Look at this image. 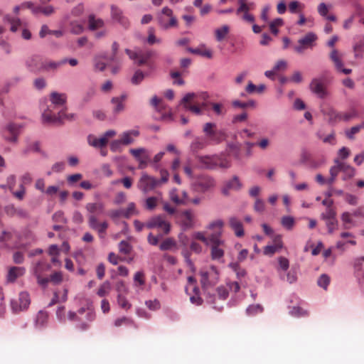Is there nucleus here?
Segmentation results:
<instances>
[{
	"label": "nucleus",
	"instance_id": "72a5a7b5",
	"mask_svg": "<svg viewBox=\"0 0 364 364\" xmlns=\"http://www.w3.org/2000/svg\"><path fill=\"white\" fill-rule=\"evenodd\" d=\"M50 100L55 106L63 107L66 102V95L54 92L50 95Z\"/></svg>",
	"mask_w": 364,
	"mask_h": 364
},
{
	"label": "nucleus",
	"instance_id": "412c9836",
	"mask_svg": "<svg viewBox=\"0 0 364 364\" xmlns=\"http://www.w3.org/2000/svg\"><path fill=\"white\" fill-rule=\"evenodd\" d=\"M228 223L237 237H241L244 236L245 232L242 223L239 218L235 216L230 217Z\"/></svg>",
	"mask_w": 364,
	"mask_h": 364
},
{
	"label": "nucleus",
	"instance_id": "6e6552de",
	"mask_svg": "<svg viewBox=\"0 0 364 364\" xmlns=\"http://www.w3.org/2000/svg\"><path fill=\"white\" fill-rule=\"evenodd\" d=\"M198 161L202 164L203 167L205 168H215L217 166H220L221 168H227L230 166V164L228 161L220 160L217 156H198Z\"/></svg>",
	"mask_w": 364,
	"mask_h": 364
},
{
	"label": "nucleus",
	"instance_id": "2eb2a0df",
	"mask_svg": "<svg viewBox=\"0 0 364 364\" xmlns=\"http://www.w3.org/2000/svg\"><path fill=\"white\" fill-rule=\"evenodd\" d=\"M31 303L29 294L27 292H21L18 299H14L11 306L14 312H18L26 309Z\"/></svg>",
	"mask_w": 364,
	"mask_h": 364
},
{
	"label": "nucleus",
	"instance_id": "e2e57ef3",
	"mask_svg": "<svg viewBox=\"0 0 364 364\" xmlns=\"http://www.w3.org/2000/svg\"><path fill=\"white\" fill-rule=\"evenodd\" d=\"M263 311V308L259 304H253L248 306L246 311L250 316L255 315L257 313H261Z\"/></svg>",
	"mask_w": 364,
	"mask_h": 364
},
{
	"label": "nucleus",
	"instance_id": "2f4dec72",
	"mask_svg": "<svg viewBox=\"0 0 364 364\" xmlns=\"http://www.w3.org/2000/svg\"><path fill=\"white\" fill-rule=\"evenodd\" d=\"M67 63V59H63L60 61L55 62V61H43V70L44 71H50V70H55L59 67L62 66L63 65Z\"/></svg>",
	"mask_w": 364,
	"mask_h": 364
},
{
	"label": "nucleus",
	"instance_id": "a19ab883",
	"mask_svg": "<svg viewBox=\"0 0 364 364\" xmlns=\"http://www.w3.org/2000/svg\"><path fill=\"white\" fill-rule=\"evenodd\" d=\"M229 26L224 25L215 31V38L218 41H223L229 33Z\"/></svg>",
	"mask_w": 364,
	"mask_h": 364
},
{
	"label": "nucleus",
	"instance_id": "f8f14e48",
	"mask_svg": "<svg viewBox=\"0 0 364 364\" xmlns=\"http://www.w3.org/2000/svg\"><path fill=\"white\" fill-rule=\"evenodd\" d=\"M87 212V220L90 222L91 218L97 219L98 216H101L105 213V204L101 201L95 203H88L85 205Z\"/></svg>",
	"mask_w": 364,
	"mask_h": 364
},
{
	"label": "nucleus",
	"instance_id": "cd10ccee",
	"mask_svg": "<svg viewBox=\"0 0 364 364\" xmlns=\"http://www.w3.org/2000/svg\"><path fill=\"white\" fill-rule=\"evenodd\" d=\"M105 26V22L102 18H96L94 14H90L88 16V28L90 31H96L102 28Z\"/></svg>",
	"mask_w": 364,
	"mask_h": 364
},
{
	"label": "nucleus",
	"instance_id": "dca6fc26",
	"mask_svg": "<svg viewBox=\"0 0 364 364\" xmlns=\"http://www.w3.org/2000/svg\"><path fill=\"white\" fill-rule=\"evenodd\" d=\"M273 244L264 247L263 254L268 257H272L283 247V241L281 235H276L272 238Z\"/></svg>",
	"mask_w": 364,
	"mask_h": 364
},
{
	"label": "nucleus",
	"instance_id": "393cba45",
	"mask_svg": "<svg viewBox=\"0 0 364 364\" xmlns=\"http://www.w3.org/2000/svg\"><path fill=\"white\" fill-rule=\"evenodd\" d=\"M111 14L112 18L119 22L124 27L127 28L129 26V21L126 17L123 16L122 11L115 6H112Z\"/></svg>",
	"mask_w": 364,
	"mask_h": 364
},
{
	"label": "nucleus",
	"instance_id": "13d9d810",
	"mask_svg": "<svg viewBox=\"0 0 364 364\" xmlns=\"http://www.w3.org/2000/svg\"><path fill=\"white\" fill-rule=\"evenodd\" d=\"M154 28H149L148 29V38H147V42L149 45H153L154 43H159L161 42L160 39L156 38V37L154 35Z\"/></svg>",
	"mask_w": 364,
	"mask_h": 364
},
{
	"label": "nucleus",
	"instance_id": "4be33fe9",
	"mask_svg": "<svg viewBox=\"0 0 364 364\" xmlns=\"http://www.w3.org/2000/svg\"><path fill=\"white\" fill-rule=\"evenodd\" d=\"M26 272V269L24 267H12L9 268L7 276H6V280L8 282L13 283L18 278L22 277Z\"/></svg>",
	"mask_w": 364,
	"mask_h": 364
},
{
	"label": "nucleus",
	"instance_id": "37998d69",
	"mask_svg": "<svg viewBox=\"0 0 364 364\" xmlns=\"http://www.w3.org/2000/svg\"><path fill=\"white\" fill-rule=\"evenodd\" d=\"M321 218L324 221H327L328 220H332L333 219H336V211L333 208H326L325 212H323L321 215Z\"/></svg>",
	"mask_w": 364,
	"mask_h": 364
},
{
	"label": "nucleus",
	"instance_id": "052dcab7",
	"mask_svg": "<svg viewBox=\"0 0 364 364\" xmlns=\"http://www.w3.org/2000/svg\"><path fill=\"white\" fill-rule=\"evenodd\" d=\"M325 222H326V228L328 229V232L329 234L333 233V232L338 229V223L337 218L336 219H333L332 220H328L325 221Z\"/></svg>",
	"mask_w": 364,
	"mask_h": 364
},
{
	"label": "nucleus",
	"instance_id": "e433bc0d",
	"mask_svg": "<svg viewBox=\"0 0 364 364\" xmlns=\"http://www.w3.org/2000/svg\"><path fill=\"white\" fill-rule=\"evenodd\" d=\"M111 287V283L109 281H105L100 286L97 294L100 297H104L109 294Z\"/></svg>",
	"mask_w": 364,
	"mask_h": 364
},
{
	"label": "nucleus",
	"instance_id": "a211bd4d",
	"mask_svg": "<svg viewBox=\"0 0 364 364\" xmlns=\"http://www.w3.org/2000/svg\"><path fill=\"white\" fill-rule=\"evenodd\" d=\"M19 129L20 127L17 124H8V126L2 132L4 138L11 142L16 141Z\"/></svg>",
	"mask_w": 364,
	"mask_h": 364
},
{
	"label": "nucleus",
	"instance_id": "ea45409f",
	"mask_svg": "<svg viewBox=\"0 0 364 364\" xmlns=\"http://www.w3.org/2000/svg\"><path fill=\"white\" fill-rule=\"evenodd\" d=\"M42 13L45 16H50L55 12V9L53 6H38L33 9V13L36 14L38 13Z\"/></svg>",
	"mask_w": 364,
	"mask_h": 364
},
{
	"label": "nucleus",
	"instance_id": "864d4df0",
	"mask_svg": "<svg viewBox=\"0 0 364 364\" xmlns=\"http://www.w3.org/2000/svg\"><path fill=\"white\" fill-rule=\"evenodd\" d=\"M282 24H283V20L282 18H276L274 21H272L269 23V28H270L271 32L274 35H277L279 33V30H278L277 27L282 26Z\"/></svg>",
	"mask_w": 364,
	"mask_h": 364
},
{
	"label": "nucleus",
	"instance_id": "4468645a",
	"mask_svg": "<svg viewBox=\"0 0 364 364\" xmlns=\"http://www.w3.org/2000/svg\"><path fill=\"white\" fill-rule=\"evenodd\" d=\"M200 282L203 287L214 285L218 280V272L215 267H211L209 270L200 272Z\"/></svg>",
	"mask_w": 364,
	"mask_h": 364
},
{
	"label": "nucleus",
	"instance_id": "9b49d317",
	"mask_svg": "<svg viewBox=\"0 0 364 364\" xmlns=\"http://www.w3.org/2000/svg\"><path fill=\"white\" fill-rule=\"evenodd\" d=\"M129 152L139 161V168H145L151 162L150 153L144 148L131 149Z\"/></svg>",
	"mask_w": 364,
	"mask_h": 364
},
{
	"label": "nucleus",
	"instance_id": "bb28decb",
	"mask_svg": "<svg viewBox=\"0 0 364 364\" xmlns=\"http://www.w3.org/2000/svg\"><path fill=\"white\" fill-rule=\"evenodd\" d=\"M139 132L136 129H132L127 132H124L122 134L121 138L119 139L123 145H129L134 142L133 136H138Z\"/></svg>",
	"mask_w": 364,
	"mask_h": 364
},
{
	"label": "nucleus",
	"instance_id": "c9c22d12",
	"mask_svg": "<svg viewBox=\"0 0 364 364\" xmlns=\"http://www.w3.org/2000/svg\"><path fill=\"white\" fill-rule=\"evenodd\" d=\"M194 215L191 210H186L182 213V223L186 228H191L193 224Z\"/></svg>",
	"mask_w": 364,
	"mask_h": 364
},
{
	"label": "nucleus",
	"instance_id": "09e8293b",
	"mask_svg": "<svg viewBox=\"0 0 364 364\" xmlns=\"http://www.w3.org/2000/svg\"><path fill=\"white\" fill-rule=\"evenodd\" d=\"M281 223L284 228L287 230H291L295 224V220L291 216H283Z\"/></svg>",
	"mask_w": 364,
	"mask_h": 364
},
{
	"label": "nucleus",
	"instance_id": "f257e3e1",
	"mask_svg": "<svg viewBox=\"0 0 364 364\" xmlns=\"http://www.w3.org/2000/svg\"><path fill=\"white\" fill-rule=\"evenodd\" d=\"M193 238L203 242L205 245H210V256L213 260H220L224 256V241L220 238V235L212 234L206 237L204 232H197L193 235Z\"/></svg>",
	"mask_w": 364,
	"mask_h": 364
},
{
	"label": "nucleus",
	"instance_id": "c756f323",
	"mask_svg": "<svg viewBox=\"0 0 364 364\" xmlns=\"http://www.w3.org/2000/svg\"><path fill=\"white\" fill-rule=\"evenodd\" d=\"M317 36L314 33H308L304 37L298 41L299 44H303L306 48H312L314 43L316 41Z\"/></svg>",
	"mask_w": 364,
	"mask_h": 364
},
{
	"label": "nucleus",
	"instance_id": "1a4fd4ad",
	"mask_svg": "<svg viewBox=\"0 0 364 364\" xmlns=\"http://www.w3.org/2000/svg\"><path fill=\"white\" fill-rule=\"evenodd\" d=\"M203 131L210 141L216 143L220 142L225 136L222 130L217 129L216 124L212 122L205 123L203 125Z\"/></svg>",
	"mask_w": 364,
	"mask_h": 364
},
{
	"label": "nucleus",
	"instance_id": "0eeeda50",
	"mask_svg": "<svg viewBox=\"0 0 364 364\" xmlns=\"http://www.w3.org/2000/svg\"><path fill=\"white\" fill-rule=\"evenodd\" d=\"M159 183L154 177L143 173L137 183V188L144 193H147L154 190Z\"/></svg>",
	"mask_w": 364,
	"mask_h": 364
},
{
	"label": "nucleus",
	"instance_id": "6e6d98bb",
	"mask_svg": "<svg viewBox=\"0 0 364 364\" xmlns=\"http://www.w3.org/2000/svg\"><path fill=\"white\" fill-rule=\"evenodd\" d=\"M217 296L220 299L225 300L229 295V290L228 287L220 286L216 289Z\"/></svg>",
	"mask_w": 364,
	"mask_h": 364
},
{
	"label": "nucleus",
	"instance_id": "39448f33",
	"mask_svg": "<svg viewBox=\"0 0 364 364\" xmlns=\"http://www.w3.org/2000/svg\"><path fill=\"white\" fill-rule=\"evenodd\" d=\"M215 186V180L208 175H200L198 176L192 183L193 189L201 193L210 191Z\"/></svg>",
	"mask_w": 364,
	"mask_h": 364
},
{
	"label": "nucleus",
	"instance_id": "423d86ee",
	"mask_svg": "<svg viewBox=\"0 0 364 364\" xmlns=\"http://www.w3.org/2000/svg\"><path fill=\"white\" fill-rule=\"evenodd\" d=\"M42 118L44 123L60 124L64 119H74L75 115L73 114H66L65 110L59 111L58 115L50 111H45L42 114Z\"/></svg>",
	"mask_w": 364,
	"mask_h": 364
},
{
	"label": "nucleus",
	"instance_id": "f03ea898",
	"mask_svg": "<svg viewBox=\"0 0 364 364\" xmlns=\"http://www.w3.org/2000/svg\"><path fill=\"white\" fill-rule=\"evenodd\" d=\"M68 318L70 321H78L77 327L82 331H86L90 327L88 323L95 319V313L92 306L89 304L87 307L80 308L77 313L69 311Z\"/></svg>",
	"mask_w": 364,
	"mask_h": 364
},
{
	"label": "nucleus",
	"instance_id": "7ed1b4c3",
	"mask_svg": "<svg viewBox=\"0 0 364 364\" xmlns=\"http://www.w3.org/2000/svg\"><path fill=\"white\" fill-rule=\"evenodd\" d=\"M328 77L323 75L311 80L309 84V89L317 97L323 99L328 95Z\"/></svg>",
	"mask_w": 364,
	"mask_h": 364
},
{
	"label": "nucleus",
	"instance_id": "9d476101",
	"mask_svg": "<svg viewBox=\"0 0 364 364\" xmlns=\"http://www.w3.org/2000/svg\"><path fill=\"white\" fill-rule=\"evenodd\" d=\"M146 227L149 229L158 228L166 235L170 232L171 228L170 223L162 215H156L150 218L146 223Z\"/></svg>",
	"mask_w": 364,
	"mask_h": 364
},
{
	"label": "nucleus",
	"instance_id": "c03bdc74",
	"mask_svg": "<svg viewBox=\"0 0 364 364\" xmlns=\"http://www.w3.org/2000/svg\"><path fill=\"white\" fill-rule=\"evenodd\" d=\"M5 21L11 25L10 30L12 32H16L21 26V22L19 18L6 17Z\"/></svg>",
	"mask_w": 364,
	"mask_h": 364
},
{
	"label": "nucleus",
	"instance_id": "338daca9",
	"mask_svg": "<svg viewBox=\"0 0 364 364\" xmlns=\"http://www.w3.org/2000/svg\"><path fill=\"white\" fill-rule=\"evenodd\" d=\"M317 283L319 287L326 289L330 283V277L327 274H323L318 278Z\"/></svg>",
	"mask_w": 364,
	"mask_h": 364
},
{
	"label": "nucleus",
	"instance_id": "69168bd1",
	"mask_svg": "<svg viewBox=\"0 0 364 364\" xmlns=\"http://www.w3.org/2000/svg\"><path fill=\"white\" fill-rule=\"evenodd\" d=\"M119 252L124 254L128 255L131 252L132 246L127 241H121L119 244Z\"/></svg>",
	"mask_w": 364,
	"mask_h": 364
},
{
	"label": "nucleus",
	"instance_id": "c85d7f7f",
	"mask_svg": "<svg viewBox=\"0 0 364 364\" xmlns=\"http://www.w3.org/2000/svg\"><path fill=\"white\" fill-rule=\"evenodd\" d=\"M353 51L355 58H362L364 53V36H358L355 38L353 46Z\"/></svg>",
	"mask_w": 364,
	"mask_h": 364
},
{
	"label": "nucleus",
	"instance_id": "680f3d73",
	"mask_svg": "<svg viewBox=\"0 0 364 364\" xmlns=\"http://www.w3.org/2000/svg\"><path fill=\"white\" fill-rule=\"evenodd\" d=\"M134 324V321L126 316H123L121 318H118L114 321V326L116 327H119L122 325H132Z\"/></svg>",
	"mask_w": 364,
	"mask_h": 364
},
{
	"label": "nucleus",
	"instance_id": "f704fd0d",
	"mask_svg": "<svg viewBox=\"0 0 364 364\" xmlns=\"http://www.w3.org/2000/svg\"><path fill=\"white\" fill-rule=\"evenodd\" d=\"M87 142L90 146H92L94 147L98 148H102L105 147L107 145L106 139H104L102 136L97 139L94 135L90 134L87 136Z\"/></svg>",
	"mask_w": 364,
	"mask_h": 364
},
{
	"label": "nucleus",
	"instance_id": "49530a36",
	"mask_svg": "<svg viewBox=\"0 0 364 364\" xmlns=\"http://www.w3.org/2000/svg\"><path fill=\"white\" fill-rule=\"evenodd\" d=\"M39 267L37 268H34V274L37 278L38 283L42 286L43 287H46L48 283L50 282V278L48 277H42L41 272L38 269Z\"/></svg>",
	"mask_w": 364,
	"mask_h": 364
},
{
	"label": "nucleus",
	"instance_id": "6ab92c4d",
	"mask_svg": "<svg viewBox=\"0 0 364 364\" xmlns=\"http://www.w3.org/2000/svg\"><path fill=\"white\" fill-rule=\"evenodd\" d=\"M90 228L97 232L100 238H104L106 235V231L108 228V223L106 221L100 223L98 219L91 218L88 223Z\"/></svg>",
	"mask_w": 364,
	"mask_h": 364
},
{
	"label": "nucleus",
	"instance_id": "20e7f679",
	"mask_svg": "<svg viewBox=\"0 0 364 364\" xmlns=\"http://www.w3.org/2000/svg\"><path fill=\"white\" fill-rule=\"evenodd\" d=\"M125 53L132 60H134L138 65H148L151 68H154L153 64L150 62V59L154 55L153 51H143L141 50L133 51L129 49H126Z\"/></svg>",
	"mask_w": 364,
	"mask_h": 364
},
{
	"label": "nucleus",
	"instance_id": "a18cd8bd",
	"mask_svg": "<svg viewBox=\"0 0 364 364\" xmlns=\"http://www.w3.org/2000/svg\"><path fill=\"white\" fill-rule=\"evenodd\" d=\"M334 165L331 167L329 172L330 175L334 177H337L338 173L341 172L342 161L338 159L334 160Z\"/></svg>",
	"mask_w": 364,
	"mask_h": 364
},
{
	"label": "nucleus",
	"instance_id": "4c0bfd02",
	"mask_svg": "<svg viewBox=\"0 0 364 364\" xmlns=\"http://www.w3.org/2000/svg\"><path fill=\"white\" fill-rule=\"evenodd\" d=\"M266 87L264 85H259L256 86L252 82H249L245 90L248 94H253L255 92L262 93L264 91Z\"/></svg>",
	"mask_w": 364,
	"mask_h": 364
},
{
	"label": "nucleus",
	"instance_id": "473e14b6",
	"mask_svg": "<svg viewBox=\"0 0 364 364\" xmlns=\"http://www.w3.org/2000/svg\"><path fill=\"white\" fill-rule=\"evenodd\" d=\"M341 172L343 173V180L347 181L355 176V169L346 163L342 162Z\"/></svg>",
	"mask_w": 364,
	"mask_h": 364
},
{
	"label": "nucleus",
	"instance_id": "79ce46f5",
	"mask_svg": "<svg viewBox=\"0 0 364 364\" xmlns=\"http://www.w3.org/2000/svg\"><path fill=\"white\" fill-rule=\"evenodd\" d=\"M205 146V143L203 139L199 137H196L191 144V149L193 152H197L199 150L203 149Z\"/></svg>",
	"mask_w": 364,
	"mask_h": 364
},
{
	"label": "nucleus",
	"instance_id": "603ef678",
	"mask_svg": "<svg viewBox=\"0 0 364 364\" xmlns=\"http://www.w3.org/2000/svg\"><path fill=\"white\" fill-rule=\"evenodd\" d=\"M253 208L255 212L259 213H263L265 210L264 201L259 198H256Z\"/></svg>",
	"mask_w": 364,
	"mask_h": 364
},
{
	"label": "nucleus",
	"instance_id": "3c124183",
	"mask_svg": "<svg viewBox=\"0 0 364 364\" xmlns=\"http://www.w3.org/2000/svg\"><path fill=\"white\" fill-rule=\"evenodd\" d=\"M193 291L194 292V294L190 296L191 302L198 306L202 304L203 299L199 296V289L197 287H193Z\"/></svg>",
	"mask_w": 364,
	"mask_h": 364
},
{
	"label": "nucleus",
	"instance_id": "bf43d9fd",
	"mask_svg": "<svg viewBox=\"0 0 364 364\" xmlns=\"http://www.w3.org/2000/svg\"><path fill=\"white\" fill-rule=\"evenodd\" d=\"M157 203L158 198L156 197H149L145 201V208L147 210H152L156 207Z\"/></svg>",
	"mask_w": 364,
	"mask_h": 364
},
{
	"label": "nucleus",
	"instance_id": "7c9ffc66",
	"mask_svg": "<svg viewBox=\"0 0 364 364\" xmlns=\"http://www.w3.org/2000/svg\"><path fill=\"white\" fill-rule=\"evenodd\" d=\"M127 96L125 95H122L120 97H116L112 99L111 102L114 105L113 111L114 113H119L124 110V102Z\"/></svg>",
	"mask_w": 364,
	"mask_h": 364
},
{
	"label": "nucleus",
	"instance_id": "8fccbe9b",
	"mask_svg": "<svg viewBox=\"0 0 364 364\" xmlns=\"http://www.w3.org/2000/svg\"><path fill=\"white\" fill-rule=\"evenodd\" d=\"M341 220L343 223V227L345 229H349L350 225L353 223V220L352 219V214L349 212H344L342 213L341 216Z\"/></svg>",
	"mask_w": 364,
	"mask_h": 364
},
{
	"label": "nucleus",
	"instance_id": "a878e982",
	"mask_svg": "<svg viewBox=\"0 0 364 364\" xmlns=\"http://www.w3.org/2000/svg\"><path fill=\"white\" fill-rule=\"evenodd\" d=\"M159 25L163 29L167 30L170 28L177 27L178 21L176 17H171V18H169L166 16H159Z\"/></svg>",
	"mask_w": 364,
	"mask_h": 364
},
{
	"label": "nucleus",
	"instance_id": "ddd939ff",
	"mask_svg": "<svg viewBox=\"0 0 364 364\" xmlns=\"http://www.w3.org/2000/svg\"><path fill=\"white\" fill-rule=\"evenodd\" d=\"M329 58L333 63L335 68L338 72H341L345 75H349L352 73L351 69L343 68V54L339 52L337 49L333 48L329 53Z\"/></svg>",
	"mask_w": 364,
	"mask_h": 364
},
{
	"label": "nucleus",
	"instance_id": "0e129e2a",
	"mask_svg": "<svg viewBox=\"0 0 364 364\" xmlns=\"http://www.w3.org/2000/svg\"><path fill=\"white\" fill-rule=\"evenodd\" d=\"M170 199L174 203L179 205L181 203H184V200L181 198V196H178L176 189H173L169 193Z\"/></svg>",
	"mask_w": 364,
	"mask_h": 364
},
{
	"label": "nucleus",
	"instance_id": "5701e85b",
	"mask_svg": "<svg viewBox=\"0 0 364 364\" xmlns=\"http://www.w3.org/2000/svg\"><path fill=\"white\" fill-rule=\"evenodd\" d=\"M242 188V183L238 177L234 176L231 180L228 181L222 189V193L225 196H228L231 190L238 191Z\"/></svg>",
	"mask_w": 364,
	"mask_h": 364
},
{
	"label": "nucleus",
	"instance_id": "774afa93",
	"mask_svg": "<svg viewBox=\"0 0 364 364\" xmlns=\"http://www.w3.org/2000/svg\"><path fill=\"white\" fill-rule=\"evenodd\" d=\"M144 73L140 70H138L135 72L134 75H133L132 78V82L135 85L139 84L144 78Z\"/></svg>",
	"mask_w": 364,
	"mask_h": 364
},
{
	"label": "nucleus",
	"instance_id": "f3484780",
	"mask_svg": "<svg viewBox=\"0 0 364 364\" xmlns=\"http://www.w3.org/2000/svg\"><path fill=\"white\" fill-rule=\"evenodd\" d=\"M196 97V94L193 92H189L183 97V98L181 100V104L186 110L191 111L196 114H200L201 108L198 105L191 104Z\"/></svg>",
	"mask_w": 364,
	"mask_h": 364
},
{
	"label": "nucleus",
	"instance_id": "58836bf2",
	"mask_svg": "<svg viewBox=\"0 0 364 364\" xmlns=\"http://www.w3.org/2000/svg\"><path fill=\"white\" fill-rule=\"evenodd\" d=\"M328 117V120L332 123H337L341 122V112H337L336 110L331 108L326 113Z\"/></svg>",
	"mask_w": 364,
	"mask_h": 364
},
{
	"label": "nucleus",
	"instance_id": "de8ad7c7",
	"mask_svg": "<svg viewBox=\"0 0 364 364\" xmlns=\"http://www.w3.org/2000/svg\"><path fill=\"white\" fill-rule=\"evenodd\" d=\"M188 51L193 54L200 55L202 56L206 57L208 58H211L213 57V53L210 50L208 49H200V48H188Z\"/></svg>",
	"mask_w": 364,
	"mask_h": 364
},
{
	"label": "nucleus",
	"instance_id": "b1692460",
	"mask_svg": "<svg viewBox=\"0 0 364 364\" xmlns=\"http://www.w3.org/2000/svg\"><path fill=\"white\" fill-rule=\"evenodd\" d=\"M5 213L9 217H18V218H26L28 215L27 212L19 208H16L13 204L6 205L4 208Z\"/></svg>",
	"mask_w": 364,
	"mask_h": 364
},
{
	"label": "nucleus",
	"instance_id": "5fc2aeb1",
	"mask_svg": "<svg viewBox=\"0 0 364 364\" xmlns=\"http://www.w3.org/2000/svg\"><path fill=\"white\" fill-rule=\"evenodd\" d=\"M117 303L118 305L125 310H128L131 308V304L127 301L126 297L121 294H119L117 296Z\"/></svg>",
	"mask_w": 364,
	"mask_h": 364
},
{
	"label": "nucleus",
	"instance_id": "aec40b11",
	"mask_svg": "<svg viewBox=\"0 0 364 364\" xmlns=\"http://www.w3.org/2000/svg\"><path fill=\"white\" fill-rule=\"evenodd\" d=\"M43 61L40 56L33 55L28 58L26 60V65L28 69L33 73L43 71Z\"/></svg>",
	"mask_w": 364,
	"mask_h": 364
},
{
	"label": "nucleus",
	"instance_id": "4d7b16f0",
	"mask_svg": "<svg viewBox=\"0 0 364 364\" xmlns=\"http://www.w3.org/2000/svg\"><path fill=\"white\" fill-rule=\"evenodd\" d=\"M176 246L175 241L171 238H167L160 245L161 250H168Z\"/></svg>",
	"mask_w": 364,
	"mask_h": 364
}]
</instances>
